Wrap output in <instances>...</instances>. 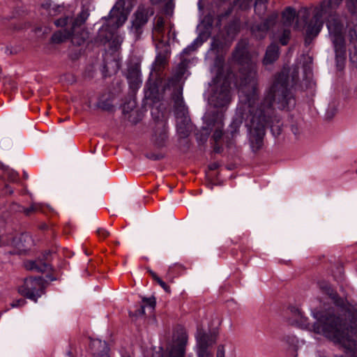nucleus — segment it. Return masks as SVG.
<instances>
[{
	"label": "nucleus",
	"instance_id": "obj_1",
	"mask_svg": "<svg viewBox=\"0 0 357 357\" xmlns=\"http://www.w3.org/2000/svg\"><path fill=\"white\" fill-rule=\"evenodd\" d=\"M248 42L238 43L232 54L231 61L240 66L242 76L239 89L240 105L238 108L242 119H245L248 138L252 151H259L263 146L266 126L272 122L273 103L281 109H289L295 105L289 89V73L282 70L277 74L273 84L266 91L264 99H257V70L248 50Z\"/></svg>",
	"mask_w": 357,
	"mask_h": 357
},
{
	"label": "nucleus",
	"instance_id": "obj_2",
	"mask_svg": "<svg viewBox=\"0 0 357 357\" xmlns=\"http://www.w3.org/2000/svg\"><path fill=\"white\" fill-rule=\"evenodd\" d=\"M328 0H322L313 8L310 20L305 16V44L308 45L321 31L324 20L328 29V38L332 44L337 67L342 69L349 52L350 61L357 65V24L347 23L344 26L342 18L329 6Z\"/></svg>",
	"mask_w": 357,
	"mask_h": 357
},
{
	"label": "nucleus",
	"instance_id": "obj_3",
	"mask_svg": "<svg viewBox=\"0 0 357 357\" xmlns=\"http://www.w3.org/2000/svg\"><path fill=\"white\" fill-rule=\"evenodd\" d=\"M310 330L341 344L347 349L351 350L356 347V324L352 323L350 327L347 326L333 311L328 310L321 313L317 321L310 326Z\"/></svg>",
	"mask_w": 357,
	"mask_h": 357
},
{
	"label": "nucleus",
	"instance_id": "obj_4",
	"mask_svg": "<svg viewBox=\"0 0 357 357\" xmlns=\"http://www.w3.org/2000/svg\"><path fill=\"white\" fill-rule=\"evenodd\" d=\"M212 72L215 74V77L213 80V92L208 98L209 103L218 108L225 107L231 100L230 86L235 76L220 57L215 59Z\"/></svg>",
	"mask_w": 357,
	"mask_h": 357
},
{
	"label": "nucleus",
	"instance_id": "obj_5",
	"mask_svg": "<svg viewBox=\"0 0 357 357\" xmlns=\"http://www.w3.org/2000/svg\"><path fill=\"white\" fill-rule=\"evenodd\" d=\"M89 16V10L83 8L75 19L65 17L56 20L54 24L56 26H66V28L55 32L52 36V40L59 43L70 38L74 45H81L88 38V32L82 29L81 26Z\"/></svg>",
	"mask_w": 357,
	"mask_h": 357
},
{
	"label": "nucleus",
	"instance_id": "obj_6",
	"mask_svg": "<svg viewBox=\"0 0 357 357\" xmlns=\"http://www.w3.org/2000/svg\"><path fill=\"white\" fill-rule=\"evenodd\" d=\"M165 6L163 8V13L166 17L157 15L153 20V25L152 30V38L155 41H158L159 44L156 45L157 48L159 45L165 46L169 43L171 38H175L176 34L174 30V24L169 20L173 14L174 3L172 0H166L163 1Z\"/></svg>",
	"mask_w": 357,
	"mask_h": 357
},
{
	"label": "nucleus",
	"instance_id": "obj_7",
	"mask_svg": "<svg viewBox=\"0 0 357 357\" xmlns=\"http://www.w3.org/2000/svg\"><path fill=\"white\" fill-rule=\"evenodd\" d=\"M173 100L178 132L183 137H186L190 132V119L188 116V109L184 104L181 91L174 93Z\"/></svg>",
	"mask_w": 357,
	"mask_h": 357
},
{
	"label": "nucleus",
	"instance_id": "obj_8",
	"mask_svg": "<svg viewBox=\"0 0 357 357\" xmlns=\"http://www.w3.org/2000/svg\"><path fill=\"white\" fill-rule=\"evenodd\" d=\"M45 283L46 281L42 277L26 278L23 284L19 287L18 292L36 302L37 299L44 293Z\"/></svg>",
	"mask_w": 357,
	"mask_h": 357
},
{
	"label": "nucleus",
	"instance_id": "obj_9",
	"mask_svg": "<svg viewBox=\"0 0 357 357\" xmlns=\"http://www.w3.org/2000/svg\"><path fill=\"white\" fill-rule=\"evenodd\" d=\"M151 139L155 146H164L168 139L167 121L162 119L156 121L153 127Z\"/></svg>",
	"mask_w": 357,
	"mask_h": 357
},
{
	"label": "nucleus",
	"instance_id": "obj_10",
	"mask_svg": "<svg viewBox=\"0 0 357 357\" xmlns=\"http://www.w3.org/2000/svg\"><path fill=\"white\" fill-rule=\"evenodd\" d=\"M149 20L148 11L144 8H139L134 14L132 21L131 31L136 38H139L142 33V28Z\"/></svg>",
	"mask_w": 357,
	"mask_h": 357
},
{
	"label": "nucleus",
	"instance_id": "obj_11",
	"mask_svg": "<svg viewBox=\"0 0 357 357\" xmlns=\"http://www.w3.org/2000/svg\"><path fill=\"white\" fill-rule=\"evenodd\" d=\"M277 17L278 15L276 14H272L263 22L254 24L251 27L252 35L257 39L264 38L268 30L275 24Z\"/></svg>",
	"mask_w": 357,
	"mask_h": 357
},
{
	"label": "nucleus",
	"instance_id": "obj_12",
	"mask_svg": "<svg viewBox=\"0 0 357 357\" xmlns=\"http://www.w3.org/2000/svg\"><path fill=\"white\" fill-rule=\"evenodd\" d=\"M118 4L116 3L110 11L108 22L109 26L114 30L122 26L127 20V15L123 9L119 7Z\"/></svg>",
	"mask_w": 357,
	"mask_h": 357
},
{
	"label": "nucleus",
	"instance_id": "obj_13",
	"mask_svg": "<svg viewBox=\"0 0 357 357\" xmlns=\"http://www.w3.org/2000/svg\"><path fill=\"white\" fill-rule=\"evenodd\" d=\"M127 79L132 89L135 90L140 86L142 84L141 72L137 64L128 67Z\"/></svg>",
	"mask_w": 357,
	"mask_h": 357
},
{
	"label": "nucleus",
	"instance_id": "obj_14",
	"mask_svg": "<svg viewBox=\"0 0 357 357\" xmlns=\"http://www.w3.org/2000/svg\"><path fill=\"white\" fill-rule=\"evenodd\" d=\"M280 56L279 46L275 43H271L266 50L265 55L262 60L264 66L273 64L276 61Z\"/></svg>",
	"mask_w": 357,
	"mask_h": 357
},
{
	"label": "nucleus",
	"instance_id": "obj_15",
	"mask_svg": "<svg viewBox=\"0 0 357 357\" xmlns=\"http://www.w3.org/2000/svg\"><path fill=\"white\" fill-rule=\"evenodd\" d=\"M211 31L209 28H206V31L200 33L198 37L186 48L183 50V54H189L192 52L196 50V49L202 45V43L206 41L210 36Z\"/></svg>",
	"mask_w": 357,
	"mask_h": 357
},
{
	"label": "nucleus",
	"instance_id": "obj_16",
	"mask_svg": "<svg viewBox=\"0 0 357 357\" xmlns=\"http://www.w3.org/2000/svg\"><path fill=\"white\" fill-rule=\"evenodd\" d=\"M197 340V349L209 350V347L215 342V338L213 336L201 331L198 332Z\"/></svg>",
	"mask_w": 357,
	"mask_h": 357
},
{
	"label": "nucleus",
	"instance_id": "obj_17",
	"mask_svg": "<svg viewBox=\"0 0 357 357\" xmlns=\"http://www.w3.org/2000/svg\"><path fill=\"white\" fill-rule=\"evenodd\" d=\"M25 267L28 270L42 273L49 271L51 269L50 264L41 259L26 261L25 263Z\"/></svg>",
	"mask_w": 357,
	"mask_h": 357
},
{
	"label": "nucleus",
	"instance_id": "obj_18",
	"mask_svg": "<svg viewBox=\"0 0 357 357\" xmlns=\"http://www.w3.org/2000/svg\"><path fill=\"white\" fill-rule=\"evenodd\" d=\"M91 347L93 349H96L94 353L97 357H109V347L107 345L106 342L100 340H94L91 342Z\"/></svg>",
	"mask_w": 357,
	"mask_h": 357
},
{
	"label": "nucleus",
	"instance_id": "obj_19",
	"mask_svg": "<svg viewBox=\"0 0 357 357\" xmlns=\"http://www.w3.org/2000/svg\"><path fill=\"white\" fill-rule=\"evenodd\" d=\"M296 15V10L291 7H287L282 12V18L284 25L289 26H291L295 20Z\"/></svg>",
	"mask_w": 357,
	"mask_h": 357
},
{
	"label": "nucleus",
	"instance_id": "obj_20",
	"mask_svg": "<svg viewBox=\"0 0 357 357\" xmlns=\"http://www.w3.org/2000/svg\"><path fill=\"white\" fill-rule=\"evenodd\" d=\"M153 41L155 42V45L157 44H159V42L158 41H155L153 40ZM169 45V43L167 45H166L165 46H162L161 45H159V47L158 48H156L158 50L159 49H164L162 52H159L155 58V63L156 66H159L160 67V66H164V64L166 62V56L164 53H167V46ZM155 47H157L155 46Z\"/></svg>",
	"mask_w": 357,
	"mask_h": 357
},
{
	"label": "nucleus",
	"instance_id": "obj_21",
	"mask_svg": "<svg viewBox=\"0 0 357 357\" xmlns=\"http://www.w3.org/2000/svg\"><path fill=\"white\" fill-rule=\"evenodd\" d=\"M319 289L326 294L329 296L332 299L335 300L337 294L331 286L325 281H321L318 283Z\"/></svg>",
	"mask_w": 357,
	"mask_h": 357
},
{
	"label": "nucleus",
	"instance_id": "obj_22",
	"mask_svg": "<svg viewBox=\"0 0 357 357\" xmlns=\"http://www.w3.org/2000/svg\"><path fill=\"white\" fill-rule=\"evenodd\" d=\"M43 10H45L46 13L51 16H54L57 15L59 11V6H57L55 4H53L51 2L47 1L45 3L42 4Z\"/></svg>",
	"mask_w": 357,
	"mask_h": 357
},
{
	"label": "nucleus",
	"instance_id": "obj_23",
	"mask_svg": "<svg viewBox=\"0 0 357 357\" xmlns=\"http://www.w3.org/2000/svg\"><path fill=\"white\" fill-rule=\"evenodd\" d=\"M240 25L238 21H233L227 27V32L229 36L234 38L239 31Z\"/></svg>",
	"mask_w": 357,
	"mask_h": 357
},
{
	"label": "nucleus",
	"instance_id": "obj_24",
	"mask_svg": "<svg viewBox=\"0 0 357 357\" xmlns=\"http://www.w3.org/2000/svg\"><path fill=\"white\" fill-rule=\"evenodd\" d=\"M283 341L287 344L289 349L296 350L298 347V340L294 335H286L283 338Z\"/></svg>",
	"mask_w": 357,
	"mask_h": 357
},
{
	"label": "nucleus",
	"instance_id": "obj_25",
	"mask_svg": "<svg viewBox=\"0 0 357 357\" xmlns=\"http://www.w3.org/2000/svg\"><path fill=\"white\" fill-rule=\"evenodd\" d=\"M345 6L351 15H357V0H345Z\"/></svg>",
	"mask_w": 357,
	"mask_h": 357
},
{
	"label": "nucleus",
	"instance_id": "obj_26",
	"mask_svg": "<svg viewBox=\"0 0 357 357\" xmlns=\"http://www.w3.org/2000/svg\"><path fill=\"white\" fill-rule=\"evenodd\" d=\"M290 30L289 29H284L282 33V35L279 37V41L282 45H286L290 38Z\"/></svg>",
	"mask_w": 357,
	"mask_h": 357
},
{
	"label": "nucleus",
	"instance_id": "obj_27",
	"mask_svg": "<svg viewBox=\"0 0 357 357\" xmlns=\"http://www.w3.org/2000/svg\"><path fill=\"white\" fill-rule=\"evenodd\" d=\"M222 128V126L219 125L213 134L212 138L213 139L215 144H218L222 137L223 132Z\"/></svg>",
	"mask_w": 357,
	"mask_h": 357
},
{
	"label": "nucleus",
	"instance_id": "obj_28",
	"mask_svg": "<svg viewBox=\"0 0 357 357\" xmlns=\"http://www.w3.org/2000/svg\"><path fill=\"white\" fill-rule=\"evenodd\" d=\"M266 9V5L261 0H257L255 3V10L257 13H260L261 10Z\"/></svg>",
	"mask_w": 357,
	"mask_h": 357
},
{
	"label": "nucleus",
	"instance_id": "obj_29",
	"mask_svg": "<svg viewBox=\"0 0 357 357\" xmlns=\"http://www.w3.org/2000/svg\"><path fill=\"white\" fill-rule=\"evenodd\" d=\"M143 305L144 307L146 305L149 306L151 308L153 309L155 305V301L154 298H143Z\"/></svg>",
	"mask_w": 357,
	"mask_h": 357
},
{
	"label": "nucleus",
	"instance_id": "obj_30",
	"mask_svg": "<svg viewBox=\"0 0 357 357\" xmlns=\"http://www.w3.org/2000/svg\"><path fill=\"white\" fill-rule=\"evenodd\" d=\"M198 357H213V354L210 350L197 349Z\"/></svg>",
	"mask_w": 357,
	"mask_h": 357
},
{
	"label": "nucleus",
	"instance_id": "obj_31",
	"mask_svg": "<svg viewBox=\"0 0 357 357\" xmlns=\"http://www.w3.org/2000/svg\"><path fill=\"white\" fill-rule=\"evenodd\" d=\"M329 1V6L333 10H336L342 3L343 0H328Z\"/></svg>",
	"mask_w": 357,
	"mask_h": 357
},
{
	"label": "nucleus",
	"instance_id": "obj_32",
	"mask_svg": "<svg viewBox=\"0 0 357 357\" xmlns=\"http://www.w3.org/2000/svg\"><path fill=\"white\" fill-rule=\"evenodd\" d=\"M215 357H225V347L223 344H220L217 347Z\"/></svg>",
	"mask_w": 357,
	"mask_h": 357
},
{
	"label": "nucleus",
	"instance_id": "obj_33",
	"mask_svg": "<svg viewBox=\"0 0 357 357\" xmlns=\"http://www.w3.org/2000/svg\"><path fill=\"white\" fill-rule=\"evenodd\" d=\"M96 233L99 238H105L109 235V232L103 228H99L97 229Z\"/></svg>",
	"mask_w": 357,
	"mask_h": 357
},
{
	"label": "nucleus",
	"instance_id": "obj_34",
	"mask_svg": "<svg viewBox=\"0 0 357 357\" xmlns=\"http://www.w3.org/2000/svg\"><path fill=\"white\" fill-rule=\"evenodd\" d=\"M298 78V70L297 68H294L291 72V83L292 86L296 83Z\"/></svg>",
	"mask_w": 357,
	"mask_h": 357
},
{
	"label": "nucleus",
	"instance_id": "obj_35",
	"mask_svg": "<svg viewBox=\"0 0 357 357\" xmlns=\"http://www.w3.org/2000/svg\"><path fill=\"white\" fill-rule=\"evenodd\" d=\"M38 206L36 205V204H32L30 207L29 208H24V213L29 215H30L32 212H34V211H36L37 210H38Z\"/></svg>",
	"mask_w": 357,
	"mask_h": 357
},
{
	"label": "nucleus",
	"instance_id": "obj_36",
	"mask_svg": "<svg viewBox=\"0 0 357 357\" xmlns=\"http://www.w3.org/2000/svg\"><path fill=\"white\" fill-rule=\"evenodd\" d=\"M157 283L167 292L170 293V287L160 278H158Z\"/></svg>",
	"mask_w": 357,
	"mask_h": 357
},
{
	"label": "nucleus",
	"instance_id": "obj_37",
	"mask_svg": "<svg viewBox=\"0 0 357 357\" xmlns=\"http://www.w3.org/2000/svg\"><path fill=\"white\" fill-rule=\"evenodd\" d=\"M240 124H241V122L238 121H233L231 127V128L233 127H234L235 129L234 130H231V134L232 136H234L235 134H236L238 132V128H239Z\"/></svg>",
	"mask_w": 357,
	"mask_h": 357
},
{
	"label": "nucleus",
	"instance_id": "obj_38",
	"mask_svg": "<svg viewBox=\"0 0 357 357\" xmlns=\"http://www.w3.org/2000/svg\"><path fill=\"white\" fill-rule=\"evenodd\" d=\"M25 303H26V301L24 298H20V299L13 301L11 303V306L13 307H20V306L24 305Z\"/></svg>",
	"mask_w": 357,
	"mask_h": 357
},
{
	"label": "nucleus",
	"instance_id": "obj_39",
	"mask_svg": "<svg viewBox=\"0 0 357 357\" xmlns=\"http://www.w3.org/2000/svg\"><path fill=\"white\" fill-rule=\"evenodd\" d=\"M148 272H149V273L150 274V275L152 277V278H153L155 282H157L158 278H160L157 275V274H156L155 272H153V271H151V269H149V270H148Z\"/></svg>",
	"mask_w": 357,
	"mask_h": 357
},
{
	"label": "nucleus",
	"instance_id": "obj_40",
	"mask_svg": "<svg viewBox=\"0 0 357 357\" xmlns=\"http://www.w3.org/2000/svg\"><path fill=\"white\" fill-rule=\"evenodd\" d=\"M212 45V47H213V49H215V48H218V47H219L220 44H219V42H218V40H217V38H213V43H212V45Z\"/></svg>",
	"mask_w": 357,
	"mask_h": 357
},
{
	"label": "nucleus",
	"instance_id": "obj_41",
	"mask_svg": "<svg viewBox=\"0 0 357 357\" xmlns=\"http://www.w3.org/2000/svg\"><path fill=\"white\" fill-rule=\"evenodd\" d=\"M219 167V165L217 162H213L209 165L208 168L210 170H215L218 169Z\"/></svg>",
	"mask_w": 357,
	"mask_h": 357
},
{
	"label": "nucleus",
	"instance_id": "obj_42",
	"mask_svg": "<svg viewBox=\"0 0 357 357\" xmlns=\"http://www.w3.org/2000/svg\"><path fill=\"white\" fill-rule=\"evenodd\" d=\"M144 305H142L140 308L137 311V314L139 315H143L145 313Z\"/></svg>",
	"mask_w": 357,
	"mask_h": 357
},
{
	"label": "nucleus",
	"instance_id": "obj_43",
	"mask_svg": "<svg viewBox=\"0 0 357 357\" xmlns=\"http://www.w3.org/2000/svg\"><path fill=\"white\" fill-rule=\"evenodd\" d=\"M221 149V146H218L217 144L214 145L213 150L215 153H220Z\"/></svg>",
	"mask_w": 357,
	"mask_h": 357
},
{
	"label": "nucleus",
	"instance_id": "obj_44",
	"mask_svg": "<svg viewBox=\"0 0 357 357\" xmlns=\"http://www.w3.org/2000/svg\"><path fill=\"white\" fill-rule=\"evenodd\" d=\"M151 1L153 4H158V3H162V1H165L166 0H151Z\"/></svg>",
	"mask_w": 357,
	"mask_h": 357
},
{
	"label": "nucleus",
	"instance_id": "obj_45",
	"mask_svg": "<svg viewBox=\"0 0 357 357\" xmlns=\"http://www.w3.org/2000/svg\"><path fill=\"white\" fill-rule=\"evenodd\" d=\"M26 238L31 240V238L28 235H22L20 237L21 240L24 239V241H26Z\"/></svg>",
	"mask_w": 357,
	"mask_h": 357
},
{
	"label": "nucleus",
	"instance_id": "obj_46",
	"mask_svg": "<svg viewBox=\"0 0 357 357\" xmlns=\"http://www.w3.org/2000/svg\"><path fill=\"white\" fill-rule=\"evenodd\" d=\"M198 7H199V10H202L203 8V6H202L200 1H199V2H198Z\"/></svg>",
	"mask_w": 357,
	"mask_h": 357
},
{
	"label": "nucleus",
	"instance_id": "obj_47",
	"mask_svg": "<svg viewBox=\"0 0 357 357\" xmlns=\"http://www.w3.org/2000/svg\"><path fill=\"white\" fill-rule=\"evenodd\" d=\"M153 158L154 160H157V159H158V157H153Z\"/></svg>",
	"mask_w": 357,
	"mask_h": 357
},
{
	"label": "nucleus",
	"instance_id": "obj_48",
	"mask_svg": "<svg viewBox=\"0 0 357 357\" xmlns=\"http://www.w3.org/2000/svg\"><path fill=\"white\" fill-rule=\"evenodd\" d=\"M102 108H104V109H108L107 107H104V106H102Z\"/></svg>",
	"mask_w": 357,
	"mask_h": 357
},
{
	"label": "nucleus",
	"instance_id": "obj_49",
	"mask_svg": "<svg viewBox=\"0 0 357 357\" xmlns=\"http://www.w3.org/2000/svg\"><path fill=\"white\" fill-rule=\"evenodd\" d=\"M102 108H104V109H108L107 107H104V106H102Z\"/></svg>",
	"mask_w": 357,
	"mask_h": 357
},
{
	"label": "nucleus",
	"instance_id": "obj_50",
	"mask_svg": "<svg viewBox=\"0 0 357 357\" xmlns=\"http://www.w3.org/2000/svg\"><path fill=\"white\" fill-rule=\"evenodd\" d=\"M271 130L274 132V128L273 127H271Z\"/></svg>",
	"mask_w": 357,
	"mask_h": 357
},
{
	"label": "nucleus",
	"instance_id": "obj_51",
	"mask_svg": "<svg viewBox=\"0 0 357 357\" xmlns=\"http://www.w3.org/2000/svg\"><path fill=\"white\" fill-rule=\"evenodd\" d=\"M278 134H280V129H278Z\"/></svg>",
	"mask_w": 357,
	"mask_h": 357
}]
</instances>
